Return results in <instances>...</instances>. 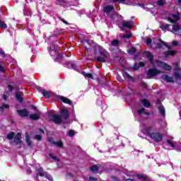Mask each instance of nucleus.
<instances>
[{
  "label": "nucleus",
  "mask_w": 181,
  "mask_h": 181,
  "mask_svg": "<svg viewBox=\"0 0 181 181\" xmlns=\"http://www.w3.org/2000/svg\"><path fill=\"white\" fill-rule=\"evenodd\" d=\"M157 131L158 129L153 122L151 123L150 126H147L144 129V132H146L147 136H149L151 139L154 141V142H162V139H163V135Z\"/></svg>",
  "instance_id": "1"
},
{
  "label": "nucleus",
  "mask_w": 181,
  "mask_h": 181,
  "mask_svg": "<svg viewBox=\"0 0 181 181\" xmlns=\"http://www.w3.org/2000/svg\"><path fill=\"white\" fill-rule=\"evenodd\" d=\"M100 56L95 59V60L100 63H105L108 60L110 54L105 49L99 50Z\"/></svg>",
  "instance_id": "2"
},
{
  "label": "nucleus",
  "mask_w": 181,
  "mask_h": 181,
  "mask_svg": "<svg viewBox=\"0 0 181 181\" xmlns=\"http://www.w3.org/2000/svg\"><path fill=\"white\" fill-rule=\"evenodd\" d=\"M18 117L19 118H25L26 119H28V118H29L30 119H31V121H37V119H40V115L39 114H32L30 115L29 114H18Z\"/></svg>",
  "instance_id": "3"
},
{
  "label": "nucleus",
  "mask_w": 181,
  "mask_h": 181,
  "mask_svg": "<svg viewBox=\"0 0 181 181\" xmlns=\"http://www.w3.org/2000/svg\"><path fill=\"white\" fill-rule=\"evenodd\" d=\"M168 21H169L170 23H177V22L180 21V13L177 12L176 13L170 14Z\"/></svg>",
  "instance_id": "4"
},
{
  "label": "nucleus",
  "mask_w": 181,
  "mask_h": 181,
  "mask_svg": "<svg viewBox=\"0 0 181 181\" xmlns=\"http://www.w3.org/2000/svg\"><path fill=\"white\" fill-rule=\"evenodd\" d=\"M161 73L162 71L156 68L149 69L147 71V78H152V77H156V76H158Z\"/></svg>",
  "instance_id": "5"
},
{
  "label": "nucleus",
  "mask_w": 181,
  "mask_h": 181,
  "mask_svg": "<svg viewBox=\"0 0 181 181\" xmlns=\"http://www.w3.org/2000/svg\"><path fill=\"white\" fill-rule=\"evenodd\" d=\"M157 66L160 67L163 70H167L168 71H170L172 70V66L162 62V61H157Z\"/></svg>",
  "instance_id": "6"
},
{
  "label": "nucleus",
  "mask_w": 181,
  "mask_h": 181,
  "mask_svg": "<svg viewBox=\"0 0 181 181\" xmlns=\"http://www.w3.org/2000/svg\"><path fill=\"white\" fill-rule=\"evenodd\" d=\"M50 117L52 122L55 123L57 125H59L63 122V120L62 119V115H50Z\"/></svg>",
  "instance_id": "7"
},
{
  "label": "nucleus",
  "mask_w": 181,
  "mask_h": 181,
  "mask_svg": "<svg viewBox=\"0 0 181 181\" xmlns=\"http://www.w3.org/2000/svg\"><path fill=\"white\" fill-rule=\"evenodd\" d=\"M13 142H14L15 145H16V146L21 145V144H23L21 132H18L16 134V135L14 136Z\"/></svg>",
  "instance_id": "8"
},
{
  "label": "nucleus",
  "mask_w": 181,
  "mask_h": 181,
  "mask_svg": "<svg viewBox=\"0 0 181 181\" xmlns=\"http://www.w3.org/2000/svg\"><path fill=\"white\" fill-rule=\"evenodd\" d=\"M121 30H124V28L127 29H132V21H123L122 26H119Z\"/></svg>",
  "instance_id": "9"
},
{
  "label": "nucleus",
  "mask_w": 181,
  "mask_h": 181,
  "mask_svg": "<svg viewBox=\"0 0 181 181\" xmlns=\"http://www.w3.org/2000/svg\"><path fill=\"white\" fill-rule=\"evenodd\" d=\"M49 53L50 56H54L55 54H57V51L56 50V45H54V42L49 44Z\"/></svg>",
  "instance_id": "10"
},
{
  "label": "nucleus",
  "mask_w": 181,
  "mask_h": 181,
  "mask_svg": "<svg viewBox=\"0 0 181 181\" xmlns=\"http://www.w3.org/2000/svg\"><path fill=\"white\" fill-rule=\"evenodd\" d=\"M64 66L67 69H73V70H76V71H78V70H80V68L77 67L76 64H74L71 62H66L64 64Z\"/></svg>",
  "instance_id": "11"
},
{
  "label": "nucleus",
  "mask_w": 181,
  "mask_h": 181,
  "mask_svg": "<svg viewBox=\"0 0 181 181\" xmlns=\"http://www.w3.org/2000/svg\"><path fill=\"white\" fill-rule=\"evenodd\" d=\"M112 11H115V8L113 5H108L103 8V12L107 15H109V13H111Z\"/></svg>",
  "instance_id": "12"
},
{
  "label": "nucleus",
  "mask_w": 181,
  "mask_h": 181,
  "mask_svg": "<svg viewBox=\"0 0 181 181\" xmlns=\"http://www.w3.org/2000/svg\"><path fill=\"white\" fill-rule=\"evenodd\" d=\"M45 175H46V172L43 170V168L40 167L37 170L36 178L38 179L39 176H40L41 177H43V176H45Z\"/></svg>",
  "instance_id": "13"
},
{
  "label": "nucleus",
  "mask_w": 181,
  "mask_h": 181,
  "mask_svg": "<svg viewBox=\"0 0 181 181\" xmlns=\"http://www.w3.org/2000/svg\"><path fill=\"white\" fill-rule=\"evenodd\" d=\"M59 100L62 101V103H64V104H69V105H73V102L68 98H66L64 96H59Z\"/></svg>",
  "instance_id": "14"
},
{
  "label": "nucleus",
  "mask_w": 181,
  "mask_h": 181,
  "mask_svg": "<svg viewBox=\"0 0 181 181\" xmlns=\"http://www.w3.org/2000/svg\"><path fill=\"white\" fill-rule=\"evenodd\" d=\"M160 43L157 44L158 49H162L163 46H165V47H168V49H169L170 50L172 49V46L168 45L166 42H165L162 40H160Z\"/></svg>",
  "instance_id": "15"
},
{
  "label": "nucleus",
  "mask_w": 181,
  "mask_h": 181,
  "mask_svg": "<svg viewBox=\"0 0 181 181\" xmlns=\"http://www.w3.org/2000/svg\"><path fill=\"white\" fill-rule=\"evenodd\" d=\"M40 93H41V94H42V95H43V97H45V98H50V97H52V95H53V93L52 92L45 90H40Z\"/></svg>",
  "instance_id": "16"
},
{
  "label": "nucleus",
  "mask_w": 181,
  "mask_h": 181,
  "mask_svg": "<svg viewBox=\"0 0 181 181\" xmlns=\"http://www.w3.org/2000/svg\"><path fill=\"white\" fill-rule=\"evenodd\" d=\"M144 54H146V57L147 59H148L150 63L152 64L153 63V54H152V53H151L149 51H146Z\"/></svg>",
  "instance_id": "17"
},
{
  "label": "nucleus",
  "mask_w": 181,
  "mask_h": 181,
  "mask_svg": "<svg viewBox=\"0 0 181 181\" xmlns=\"http://www.w3.org/2000/svg\"><path fill=\"white\" fill-rule=\"evenodd\" d=\"M161 78H163L164 81H166V83H173V78L168 75H162Z\"/></svg>",
  "instance_id": "18"
},
{
  "label": "nucleus",
  "mask_w": 181,
  "mask_h": 181,
  "mask_svg": "<svg viewBox=\"0 0 181 181\" xmlns=\"http://www.w3.org/2000/svg\"><path fill=\"white\" fill-rule=\"evenodd\" d=\"M123 76L127 80H130V81H132V83H135V78L131 76V75H129V74L127 72H124Z\"/></svg>",
  "instance_id": "19"
},
{
  "label": "nucleus",
  "mask_w": 181,
  "mask_h": 181,
  "mask_svg": "<svg viewBox=\"0 0 181 181\" xmlns=\"http://www.w3.org/2000/svg\"><path fill=\"white\" fill-rule=\"evenodd\" d=\"M90 171L92 172V173L97 174V173H98V170H100V168L97 165H93L90 166Z\"/></svg>",
  "instance_id": "20"
},
{
  "label": "nucleus",
  "mask_w": 181,
  "mask_h": 181,
  "mask_svg": "<svg viewBox=\"0 0 181 181\" xmlns=\"http://www.w3.org/2000/svg\"><path fill=\"white\" fill-rule=\"evenodd\" d=\"M25 142L28 146H32V140H30V136L28 133H25Z\"/></svg>",
  "instance_id": "21"
},
{
  "label": "nucleus",
  "mask_w": 181,
  "mask_h": 181,
  "mask_svg": "<svg viewBox=\"0 0 181 181\" xmlns=\"http://www.w3.org/2000/svg\"><path fill=\"white\" fill-rule=\"evenodd\" d=\"M176 53H177L176 50H170L164 52V56H165V57H168V56H175Z\"/></svg>",
  "instance_id": "22"
},
{
  "label": "nucleus",
  "mask_w": 181,
  "mask_h": 181,
  "mask_svg": "<svg viewBox=\"0 0 181 181\" xmlns=\"http://www.w3.org/2000/svg\"><path fill=\"white\" fill-rule=\"evenodd\" d=\"M111 45L113 47H118L121 45V42L117 40H113L111 41Z\"/></svg>",
  "instance_id": "23"
},
{
  "label": "nucleus",
  "mask_w": 181,
  "mask_h": 181,
  "mask_svg": "<svg viewBox=\"0 0 181 181\" xmlns=\"http://www.w3.org/2000/svg\"><path fill=\"white\" fill-rule=\"evenodd\" d=\"M165 4H166V0H158L157 1V5H158V6H160V8H163V6H165Z\"/></svg>",
  "instance_id": "24"
},
{
  "label": "nucleus",
  "mask_w": 181,
  "mask_h": 181,
  "mask_svg": "<svg viewBox=\"0 0 181 181\" xmlns=\"http://www.w3.org/2000/svg\"><path fill=\"white\" fill-rule=\"evenodd\" d=\"M141 104L144 105V107H146L147 108L151 107V103L146 99L142 100H141Z\"/></svg>",
  "instance_id": "25"
},
{
  "label": "nucleus",
  "mask_w": 181,
  "mask_h": 181,
  "mask_svg": "<svg viewBox=\"0 0 181 181\" xmlns=\"http://www.w3.org/2000/svg\"><path fill=\"white\" fill-rule=\"evenodd\" d=\"M16 100L17 101H19L21 103H23V98H22V95H19V93H16Z\"/></svg>",
  "instance_id": "26"
},
{
  "label": "nucleus",
  "mask_w": 181,
  "mask_h": 181,
  "mask_svg": "<svg viewBox=\"0 0 181 181\" xmlns=\"http://www.w3.org/2000/svg\"><path fill=\"white\" fill-rule=\"evenodd\" d=\"M14 137H15V132H11L8 134H7V139H8V141H12Z\"/></svg>",
  "instance_id": "27"
},
{
  "label": "nucleus",
  "mask_w": 181,
  "mask_h": 181,
  "mask_svg": "<svg viewBox=\"0 0 181 181\" xmlns=\"http://www.w3.org/2000/svg\"><path fill=\"white\" fill-rule=\"evenodd\" d=\"M137 179H139V180H142V181H148V178L145 176H144V175L142 174H138L137 175Z\"/></svg>",
  "instance_id": "28"
},
{
  "label": "nucleus",
  "mask_w": 181,
  "mask_h": 181,
  "mask_svg": "<svg viewBox=\"0 0 181 181\" xmlns=\"http://www.w3.org/2000/svg\"><path fill=\"white\" fill-rule=\"evenodd\" d=\"M174 67H175L174 68L175 71H180L181 69L179 63L177 62L174 63Z\"/></svg>",
  "instance_id": "29"
},
{
  "label": "nucleus",
  "mask_w": 181,
  "mask_h": 181,
  "mask_svg": "<svg viewBox=\"0 0 181 181\" xmlns=\"http://www.w3.org/2000/svg\"><path fill=\"white\" fill-rule=\"evenodd\" d=\"M30 108H31V110L35 111V114H40V111L39 110H37V107L36 106L31 105Z\"/></svg>",
  "instance_id": "30"
},
{
  "label": "nucleus",
  "mask_w": 181,
  "mask_h": 181,
  "mask_svg": "<svg viewBox=\"0 0 181 181\" xmlns=\"http://www.w3.org/2000/svg\"><path fill=\"white\" fill-rule=\"evenodd\" d=\"M127 52L129 53V54H134V53H136V49L135 47H132L131 49L127 50Z\"/></svg>",
  "instance_id": "31"
},
{
  "label": "nucleus",
  "mask_w": 181,
  "mask_h": 181,
  "mask_svg": "<svg viewBox=\"0 0 181 181\" xmlns=\"http://www.w3.org/2000/svg\"><path fill=\"white\" fill-rule=\"evenodd\" d=\"M49 156L54 160H56L57 162H60V159H59V158H57V156L53 155L52 153H49Z\"/></svg>",
  "instance_id": "32"
},
{
  "label": "nucleus",
  "mask_w": 181,
  "mask_h": 181,
  "mask_svg": "<svg viewBox=\"0 0 181 181\" xmlns=\"http://www.w3.org/2000/svg\"><path fill=\"white\" fill-rule=\"evenodd\" d=\"M0 28L1 29H7L8 25L4 21H0Z\"/></svg>",
  "instance_id": "33"
},
{
  "label": "nucleus",
  "mask_w": 181,
  "mask_h": 181,
  "mask_svg": "<svg viewBox=\"0 0 181 181\" xmlns=\"http://www.w3.org/2000/svg\"><path fill=\"white\" fill-rule=\"evenodd\" d=\"M166 143L168 146H171V148H173V149H175V148L176 147V146H175V144H173L171 140H167Z\"/></svg>",
  "instance_id": "34"
},
{
  "label": "nucleus",
  "mask_w": 181,
  "mask_h": 181,
  "mask_svg": "<svg viewBox=\"0 0 181 181\" xmlns=\"http://www.w3.org/2000/svg\"><path fill=\"white\" fill-rule=\"evenodd\" d=\"M173 30H174V32H179V30H180V25H173Z\"/></svg>",
  "instance_id": "35"
},
{
  "label": "nucleus",
  "mask_w": 181,
  "mask_h": 181,
  "mask_svg": "<svg viewBox=\"0 0 181 181\" xmlns=\"http://www.w3.org/2000/svg\"><path fill=\"white\" fill-rule=\"evenodd\" d=\"M158 111L160 114H165V107H163V105H160L158 107Z\"/></svg>",
  "instance_id": "36"
},
{
  "label": "nucleus",
  "mask_w": 181,
  "mask_h": 181,
  "mask_svg": "<svg viewBox=\"0 0 181 181\" xmlns=\"http://www.w3.org/2000/svg\"><path fill=\"white\" fill-rule=\"evenodd\" d=\"M83 74L84 77H87L88 78H92V80L94 79L92 74H87L86 72H83Z\"/></svg>",
  "instance_id": "37"
},
{
  "label": "nucleus",
  "mask_w": 181,
  "mask_h": 181,
  "mask_svg": "<svg viewBox=\"0 0 181 181\" xmlns=\"http://www.w3.org/2000/svg\"><path fill=\"white\" fill-rule=\"evenodd\" d=\"M8 108H9V105H3L1 107H0V111H1V112H4V110H8Z\"/></svg>",
  "instance_id": "38"
},
{
  "label": "nucleus",
  "mask_w": 181,
  "mask_h": 181,
  "mask_svg": "<svg viewBox=\"0 0 181 181\" xmlns=\"http://www.w3.org/2000/svg\"><path fill=\"white\" fill-rule=\"evenodd\" d=\"M18 114H29L27 109H23L21 110H17Z\"/></svg>",
  "instance_id": "39"
},
{
  "label": "nucleus",
  "mask_w": 181,
  "mask_h": 181,
  "mask_svg": "<svg viewBox=\"0 0 181 181\" xmlns=\"http://www.w3.org/2000/svg\"><path fill=\"white\" fill-rule=\"evenodd\" d=\"M55 145L56 146H58V148H63V141H56Z\"/></svg>",
  "instance_id": "40"
},
{
  "label": "nucleus",
  "mask_w": 181,
  "mask_h": 181,
  "mask_svg": "<svg viewBox=\"0 0 181 181\" xmlns=\"http://www.w3.org/2000/svg\"><path fill=\"white\" fill-rule=\"evenodd\" d=\"M169 26H170L169 24L162 25H160V29H162V30H166V29H169Z\"/></svg>",
  "instance_id": "41"
},
{
  "label": "nucleus",
  "mask_w": 181,
  "mask_h": 181,
  "mask_svg": "<svg viewBox=\"0 0 181 181\" xmlns=\"http://www.w3.org/2000/svg\"><path fill=\"white\" fill-rule=\"evenodd\" d=\"M59 114H69V110L67 109H60Z\"/></svg>",
  "instance_id": "42"
},
{
  "label": "nucleus",
  "mask_w": 181,
  "mask_h": 181,
  "mask_svg": "<svg viewBox=\"0 0 181 181\" xmlns=\"http://www.w3.org/2000/svg\"><path fill=\"white\" fill-rule=\"evenodd\" d=\"M44 176H45V177L48 179V180L53 181V177H52L50 174L45 173V175Z\"/></svg>",
  "instance_id": "43"
},
{
  "label": "nucleus",
  "mask_w": 181,
  "mask_h": 181,
  "mask_svg": "<svg viewBox=\"0 0 181 181\" xmlns=\"http://www.w3.org/2000/svg\"><path fill=\"white\" fill-rule=\"evenodd\" d=\"M42 135L40 134H36L35 136H34V139H36L37 141H42Z\"/></svg>",
  "instance_id": "44"
},
{
  "label": "nucleus",
  "mask_w": 181,
  "mask_h": 181,
  "mask_svg": "<svg viewBox=\"0 0 181 181\" xmlns=\"http://www.w3.org/2000/svg\"><path fill=\"white\" fill-rule=\"evenodd\" d=\"M125 1L127 0H110V2H112V4H117V2L121 4L122 2H125Z\"/></svg>",
  "instance_id": "45"
},
{
  "label": "nucleus",
  "mask_w": 181,
  "mask_h": 181,
  "mask_svg": "<svg viewBox=\"0 0 181 181\" xmlns=\"http://www.w3.org/2000/svg\"><path fill=\"white\" fill-rule=\"evenodd\" d=\"M139 86L141 87H142L143 88H148V86L146 85V83H145V82L144 81H141L140 83H139Z\"/></svg>",
  "instance_id": "46"
},
{
  "label": "nucleus",
  "mask_w": 181,
  "mask_h": 181,
  "mask_svg": "<svg viewBox=\"0 0 181 181\" xmlns=\"http://www.w3.org/2000/svg\"><path fill=\"white\" fill-rule=\"evenodd\" d=\"M130 37H132V34H126L122 35L123 39H130Z\"/></svg>",
  "instance_id": "47"
},
{
  "label": "nucleus",
  "mask_w": 181,
  "mask_h": 181,
  "mask_svg": "<svg viewBox=\"0 0 181 181\" xmlns=\"http://www.w3.org/2000/svg\"><path fill=\"white\" fill-rule=\"evenodd\" d=\"M138 6H141V8H143V9H145L146 11H149V8L146 7L144 4H138Z\"/></svg>",
  "instance_id": "48"
},
{
  "label": "nucleus",
  "mask_w": 181,
  "mask_h": 181,
  "mask_svg": "<svg viewBox=\"0 0 181 181\" xmlns=\"http://www.w3.org/2000/svg\"><path fill=\"white\" fill-rule=\"evenodd\" d=\"M74 135H76V132H74V130H69V136H74Z\"/></svg>",
  "instance_id": "49"
},
{
  "label": "nucleus",
  "mask_w": 181,
  "mask_h": 181,
  "mask_svg": "<svg viewBox=\"0 0 181 181\" xmlns=\"http://www.w3.org/2000/svg\"><path fill=\"white\" fill-rule=\"evenodd\" d=\"M174 76L175 78H181V74L178 72H175Z\"/></svg>",
  "instance_id": "50"
},
{
  "label": "nucleus",
  "mask_w": 181,
  "mask_h": 181,
  "mask_svg": "<svg viewBox=\"0 0 181 181\" xmlns=\"http://www.w3.org/2000/svg\"><path fill=\"white\" fill-rule=\"evenodd\" d=\"M48 142H49V144H52L53 145L56 144V141H54V140L52 137L48 139Z\"/></svg>",
  "instance_id": "51"
},
{
  "label": "nucleus",
  "mask_w": 181,
  "mask_h": 181,
  "mask_svg": "<svg viewBox=\"0 0 181 181\" xmlns=\"http://www.w3.org/2000/svg\"><path fill=\"white\" fill-rule=\"evenodd\" d=\"M8 88L10 93H12L15 87H13L12 85H8Z\"/></svg>",
  "instance_id": "52"
},
{
  "label": "nucleus",
  "mask_w": 181,
  "mask_h": 181,
  "mask_svg": "<svg viewBox=\"0 0 181 181\" xmlns=\"http://www.w3.org/2000/svg\"><path fill=\"white\" fill-rule=\"evenodd\" d=\"M139 67H140L139 64L135 63L134 64L133 69H134V70H138L139 69Z\"/></svg>",
  "instance_id": "53"
},
{
  "label": "nucleus",
  "mask_w": 181,
  "mask_h": 181,
  "mask_svg": "<svg viewBox=\"0 0 181 181\" xmlns=\"http://www.w3.org/2000/svg\"><path fill=\"white\" fill-rule=\"evenodd\" d=\"M0 73H5V67L1 65V62H0Z\"/></svg>",
  "instance_id": "54"
},
{
  "label": "nucleus",
  "mask_w": 181,
  "mask_h": 181,
  "mask_svg": "<svg viewBox=\"0 0 181 181\" xmlns=\"http://www.w3.org/2000/svg\"><path fill=\"white\" fill-rule=\"evenodd\" d=\"M25 12H27V13H26L27 16H30V15L32 13V10H30V9L28 10V8H25Z\"/></svg>",
  "instance_id": "55"
},
{
  "label": "nucleus",
  "mask_w": 181,
  "mask_h": 181,
  "mask_svg": "<svg viewBox=\"0 0 181 181\" xmlns=\"http://www.w3.org/2000/svg\"><path fill=\"white\" fill-rule=\"evenodd\" d=\"M70 116L69 114H64V115H61V117H63L64 118V119H69V117Z\"/></svg>",
  "instance_id": "56"
},
{
  "label": "nucleus",
  "mask_w": 181,
  "mask_h": 181,
  "mask_svg": "<svg viewBox=\"0 0 181 181\" xmlns=\"http://www.w3.org/2000/svg\"><path fill=\"white\" fill-rule=\"evenodd\" d=\"M0 55L4 56V57H6V55H5V52L2 50V49H0Z\"/></svg>",
  "instance_id": "57"
},
{
  "label": "nucleus",
  "mask_w": 181,
  "mask_h": 181,
  "mask_svg": "<svg viewBox=\"0 0 181 181\" xmlns=\"http://www.w3.org/2000/svg\"><path fill=\"white\" fill-rule=\"evenodd\" d=\"M151 43H152V39L147 38V40H146V45H151Z\"/></svg>",
  "instance_id": "58"
},
{
  "label": "nucleus",
  "mask_w": 181,
  "mask_h": 181,
  "mask_svg": "<svg viewBox=\"0 0 181 181\" xmlns=\"http://www.w3.org/2000/svg\"><path fill=\"white\" fill-rule=\"evenodd\" d=\"M89 181H97L98 179L96 177H89Z\"/></svg>",
  "instance_id": "59"
},
{
  "label": "nucleus",
  "mask_w": 181,
  "mask_h": 181,
  "mask_svg": "<svg viewBox=\"0 0 181 181\" xmlns=\"http://www.w3.org/2000/svg\"><path fill=\"white\" fill-rule=\"evenodd\" d=\"M145 112V109L144 108H141L140 110H138V113L139 114H142Z\"/></svg>",
  "instance_id": "60"
},
{
  "label": "nucleus",
  "mask_w": 181,
  "mask_h": 181,
  "mask_svg": "<svg viewBox=\"0 0 181 181\" xmlns=\"http://www.w3.org/2000/svg\"><path fill=\"white\" fill-rule=\"evenodd\" d=\"M139 67H145V63L141 62L139 63Z\"/></svg>",
  "instance_id": "61"
},
{
  "label": "nucleus",
  "mask_w": 181,
  "mask_h": 181,
  "mask_svg": "<svg viewBox=\"0 0 181 181\" xmlns=\"http://www.w3.org/2000/svg\"><path fill=\"white\" fill-rule=\"evenodd\" d=\"M47 114H56V111H54V110H47Z\"/></svg>",
  "instance_id": "62"
},
{
  "label": "nucleus",
  "mask_w": 181,
  "mask_h": 181,
  "mask_svg": "<svg viewBox=\"0 0 181 181\" xmlns=\"http://www.w3.org/2000/svg\"><path fill=\"white\" fill-rule=\"evenodd\" d=\"M172 45L173 46H177V45H179V42L177 41H173Z\"/></svg>",
  "instance_id": "63"
},
{
  "label": "nucleus",
  "mask_w": 181,
  "mask_h": 181,
  "mask_svg": "<svg viewBox=\"0 0 181 181\" xmlns=\"http://www.w3.org/2000/svg\"><path fill=\"white\" fill-rule=\"evenodd\" d=\"M62 22H63V23H65V25H69V23L67 21H66L64 18H61Z\"/></svg>",
  "instance_id": "64"
}]
</instances>
